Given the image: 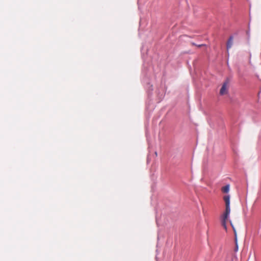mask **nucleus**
Wrapping results in <instances>:
<instances>
[{"label": "nucleus", "instance_id": "nucleus-1", "mask_svg": "<svg viewBox=\"0 0 261 261\" xmlns=\"http://www.w3.org/2000/svg\"><path fill=\"white\" fill-rule=\"evenodd\" d=\"M223 199L225 203V210L221 216V223L223 228L226 230V223L228 221L230 213V196L229 195H225Z\"/></svg>", "mask_w": 261, "mask_h": 261}, {"label": "nucleus", "instance_id": "nucleus-2", "mask_svg": "<svg viewBox=\"0 0 261 261\" xmlns=\"http://www.w3.org/2000/svg\"><path fill=\"white\" fill-rule=\"evenodd\" d=\"M229 88V81L228 80H226L223 84L222 87L220 91V94L221 95L226 94L228 93Z\"/></svg>", "mask_w": 261, "mask_h": 261}, {"label": "nucleus", "instance_id": "nucleus-3", "mask_svg": "<svg viewBox=\"0 0 261 261\" xmlns=\"http://www.w3.org/2000/svg\"><path fill=\"white\" fill-rule=\"evenodd\" d=\"M233 44V38L232 37H230L227 43V50L230 48Z\"/></svg>", "mask_w": 261, "mask_h": 261}, {"label": "nucleus", "instance_id": "nucleus-4", "mask_svg": "<svg viewBox=\"0 0 261 261\" xmlns=\"http://www.w3.org/2000/svg\"><path fill=\"white\" fill-rule=\"evenodd\" d=\"M222 191L224 193H228L229 191V186L226 185L222 188Z\"/></svg>", "mask_w": 261, "mask_h": 261}, {"label": "nucleus", "instance_id": "nucleus-5", "mask_svg": "<svg viewBox=\"0 0 261 261\" xmlns=\"http://www.w3.org/2000/svg\"><path fill=\"white\" fill-rule=\"evenodd\" d=\"M204 44H200V45H198V46L199 47H201V46H204Z\"/></svg>", "mask_w": 261, "mask_h": 261}, {"label": "nucleus", "instance_id": "nucleus-6", "mask_svg": "<svg viewBox=\"0 0 261 261\" xmlns=\"http://www.w3.org/2000/svg\"><path fill=\"white\" fill-rule=\"evenodd\" d=\"M230 221V225L232 226V227H233V225H232V224L231 223V221Z\"/></svg>", "mask_w": 261, "mask_h": 261}, {"label": "nucleus", "instance_id": "nucleus-7", "mask_svg": "<svg viewBox=\"0 0 261 261\" xmlns=\"http://www.w3.org/2000/svg\"><path fill=\"white\" fill-rule=\"evenodd\" d=\"M233 231H235L234 228L233 227Z\"/></svg>", "mask_w": 261, "mask_h": 261}, {"label": "nucleus", "instance_id": "nucleus-8", "mask_svg": "<svg viewBox=\"0 0 261 261\" xmlns=\"http://www.w3.org/2000/svg\"><path fill=\"white\" fill-rule=\"evenodd\" d=\"M233 231H235L234 228L233 227Z\"/></svg>", "mask_w": 261, "mask_h": 261}]
</instances>
